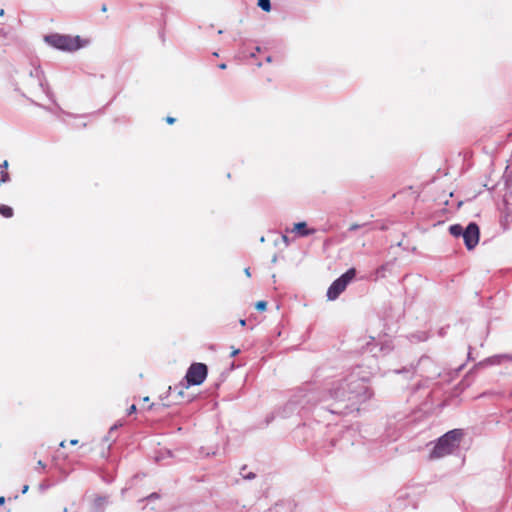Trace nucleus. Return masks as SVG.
I'll return each instance as SVG.
<instances>
[{
    "label": "nucleus",
    "instance_id": "obj_3",
    "mask_svg": "<svg viewBox=\"0 0 512 512\" xmlns=\"http://www.w3.org/2000/svg\"><path fill=\"white\" fill-rule=\"evenodd\" d=\"M355 268H350L342 276L336 279L328 288L327 297L329 300H335L346 289L347 285L355 278Z\"/></svg>",
    "mask_w": 512,
    "mask_h": 512
},
{
    "label": "nucleus",
    "instance_id": "obj_11",
    "mask_svg": "<svg viewBox=\"0 0 512 512\" xmlns=\"http://www.w3.org/2000/svg\"><path fill=\"white\" fill-rule=\"evenodd\" d=\"M255 308L259 311H265L267 308V302L266 301H258L255 305Z\"/></svg>",
    "mask_w": 512,
    "mask_h": 512
},
{
    "label": "nucleus",
    "instance_id": "obj_16",
    "mask_svg": "<svg viewBox=\"0 0 512 512\" xmlns=\"http://www.w3.org/2000/svg\"><path fill=\"white\" fill-rule=\"evenodd\" d=\"M37 465L40 466L42 469H45L46 467V465L41 460L37 462Z\"/></svg>",
    "mask_w": 512,
    "mask_h": 512
},
{
    "label": "nucleus",
    "instance_id": "obj_20",
    "mask_svg": "<svg viewBox=\"0 0 512 512\" xmlns=\"http://www.w3.org/2000/svg\"><path fill=\"white\" fill-rule=\"evenodd\" d=\"M219 68H220V69H226V68H227V66H226V64H225V63H221V64L219 65Z\"/></svg>",
    "mask_w": 512,
    "mask_h": 512
},
{
    "label": "nucleus",
    "instance_id": "obj_18",
    "mask_svg": "<svg viewBox=\"0 0 512 512\" xmlns=\"http://www.w3.org/2000/svg\"><path fill=\"white\" fill-rule=\"evenodd\" d=\"M60 447L65 448L66 447V440H63L59 444Z\"/></svg>",
    "mask_w": 512,
    "mask_h": 512
},
{
    "label": "nucleus",
    "instance_id": "obj_23",
    "mask_svg": "<svg viewBox=\"0 0 512 512\" xmlns=\"http://www.w3.org/2000/svg\"><path fill=\"white\" fill-rule=\"evenodd\" d=\"M101 10H102L103 12H106V11H107V7H106V5H105V4L102 6Z\"/></svg>",
    "mask_w": 512,
    "mask_h": 512
},
{
    "label": "nucleus",
    "instance_id": "obj_26",
    "mask_svg": "<svg viewBox=\"0 0 512 512\" xmlns=\"http://www.w3.org/2000/svg\"><path fill=\"white\" fill-rule=\"evenodd\" d=\"M153 406H154V404H153V403H152V404H150V405L148 406V410H151V409L153 408Z\"/></svg>",
    "mask_w": 512,
    "mask_h": 512
},
{
    "label": "nucleus",
    "instance_id": "obj_2",
    "mask_svg": "<svg viewBox=\"0 0 512 512\" xmlns=\"http://www.w3.org/2000/svg\"><path fill=\"white\" fill-rule=\"evenodd\" d=\"M45 41L59 50L73 52L84 47L88 41L81 39L79 36L51 34L45 36Z\"/></svg>",
    "mask_w": 512,
    "mask_h": 512
},
{
    "label": "nucleus",
    "instance_id": "obj_7",
    "mask_svg": "<svg viewBox=\"0 0 512 512\" xmlns=\"http://www.w3.org/2000/svg\"><path fill=\"white\" fill-rule=\"evenodd\" d=\"M8 162L5 160L2 165H0V185L9 181V173L7 171Z\"/></svg>",
    "mask_w": 512,
    "mask_h": 512
},
{
    "label": "nucleus",
    "instance_id": "obj_12",
    "mask_svg": "<svg viewBox=\"0 0 512 512\" xmlns=\"http://www.w3.org/2000/svg\"><path fill=\"white\" fill-rule=\"evenodd\" d=\"M361 227H362V225L357 224V223H353V224H351V225L349 226V230H350V231H355V230H357V229H359V228H361Z\"/></svg>",
    "mask_w": 512,
    "mask_h": 512
},
{
    "label": "nucleus",
    "instance_id": "obj_6",
    "mask_svg": "<svg viewBox=\"0 0 512 512\" xmlns=\"http://www.w3.org/2000/svg\"><path fill=\"white\" fill-rule=\"evenodd\" d=\"M292 232L298 234L301 237H304L315 233V229H309L306 222H299L294 224Z\"/></svg>",
    "mask_w": 512,
    "mask_h": 512
},
{
    "label": "nucleus",
    "instance_id": "obj_15",
    "mask_svg": "<svg viewBox=\"0 0 512 512\" xmlns=\"http://www.w3.org/2000/svg\"><path fill=\"white\" fill-rule=\"evenodd\" d=\"M240 353V350L239 349H236V348H232V351H231V357H235L236 355H238Z\"/></svg>",
    "mask_w": 512,
    "mask_h": 512
},
{
    "label": "nucleus",
    "instance_id": "obj_5",
    "mask_svg": "<svg viewBox=\"0 0 512 512\" xmlns=\"http://www.w3.org/2000/svg\"><path fill=\"white\" fill-rule=\"evenodd\" d=\"M479 238L480 231L478 225L476 223H470L463 233V239L467 249L471 250L476 247L479 242Z\"/></svg>",
    "mask_w": 512,
    "mask_h": 512
},
{
    "label": "nucleus",
    "instance_id": "obj_4",
    "mask_svg": "<svg viewBox=\"0 0 512 512\" xmlns=\"http://www.w3.org/2000/svg\"><path fill=\"white\" fill-rule=\"evenodd\" d=\"M208 374V368L204 363H193L187 370L185 379L188 385L202 384Z\"/></svg>",
    "mask_w": 512,
    "mask_h": 512
},
{
    "label": "nucleus",
    "instance_id": "obj_17",
    "mask_svg": "<svg viewBox=\"0 0 512 512\" xmlns=\"http://www.w3.org/2000/svg\"><path fill=\"white\" fill-rule=\"evenodd\" d=\"M71 445H77L78 444V440L77 439H72L70 440L69 442Z\"/></svg>",
    "mask_w": 512,
    "mask_h": 512
},
{
    "label": "nucleus",
    "instance_id": "obj_1",
    "mask_svg": "<svg viewBox=\"0 0 512 512\" xmlns=\"http://www.w3.org/2000/svg\"><path fill=\"white\" fill-rule=\"evenodd\" d=\"M464 436L461 429H453L441 436L429 454V459H439L452 454L460 445Z\"/></svg>",
    "mask_w": 512,
    "mask_h": 512
},
{
    "label": "nucleus",
    "instance_id": "obj_13",
    "mask_svg": "<svg viewBox=\"0 0 512 512\" xmlns=\"http://www.w3.org/2000/svg\"><path fill=\"white\" fill-rule=\"evenodd\" d=\"M176 121V119L174 117H171V116H168L166 117V122L169 124V125H172L174 124Z\"/></svg>",
    "mask_w": 512,
    "mask_h": 512
},
{
    "label": "nucleus",
    "instance_id": "obj_22",
    "mask_svg": "<svg viewBox=\"0 0 512 512\" xmlns=\"http://www.w3.org/2000/svg\"><path fill=\"white\" fill-rule=\"evenodd\" d=\"M4 502H5V498L3 496H1L0 497V504L2 505V504H4Z\"/></svg>",
    "mask_w": 512,
    "mask_h": 512
},
{
    "label": "nucleus",
    "instance_id": "obj_14",
    "mask_svg": "<svg viewBox=\"0 0 512 512\" xmlns=\"http://www.w3.org/2000/svg\"><path fill=\"white\" fill-rule=\"evenodd\" d=\"M137 410L136 408V405L135 404H132L129 409H128V414H132V413H135Z\"/></svg>",
    "mask_w": 512,
    "mask_h": 512
},
{
    "label": "nucleus",
    "instance_id": "obj_9",
    "mask_svg": "<svg viewBox=\"0 0 512 512\" xmlns=\"http://www.w3.org/2000/svg\"><path fill=\"white\" fill-rule=\"evenodd\" d=\"M0 214L5 218H11L14 215V211L10 206L0 204Z\"/></svg>",
    "mask_w": 512,
    "mask_h": 512
},
{
    "label": "nucleus",
    "instance_id": "obj_19",
    "mask_svg": "<svg viewBox=\"0 0 512 512\" xmlns=\"http://www.w3.org/2000/svg\"><path fill=\"white\" fill-rule=\"evenodd\" d=\"M245 274L247 275V277H250L251 274H250V269L249 268H246L245 269Z\"/></svg>",
    "mask_w": 512,
    "mask_h": 512
},
{
    "label": "nucleus",
    "instance_id": "obj_25",
    "mask_svg": "<svg viewBox=\"0 0 512 512\" xmlns=\"http://www.w3.org/2000/svg\"><path fill=\"white\" fill-rule=\"evenodd\" d=\"M27 490H28V486L26 485V486H24V488H23V493H25Z\"/></svg>",
    "mask_w": 512,
    "mask_h": 512
},
{
    "label": "nucleus",
    "instance_id": "obj_8",
    "mask_svg": "<svg viewBox=\"0 0 512 512\" xmlns=\"http://www.w3.org/2000/svg\"><path fill=\"white\" fill-rule=\"evenodd\" d=\"M464 231L465 229L460 224L451 225L449 228L450 234L453 235L454 237H463Z\"/></svg>",
    "mask_w": 512,
    "mask_h": 512
},
{
    "label": "nucleus",
    "instance_id": "obj_24",
    "mask_svg": "<svg viewBox=\"0 0 512 512\" xmlns=\"http://www.w3.org/2000/svg\"><path fill=\"white\" fill-rule=\"evenodd\" d=\"M143 401H144L145 403H148V402H149V397H144V398H143Z\"/></svg>",
    "mask_w": 512,
    "mask_h": 512
},
{
    "label": "nucleus",
    "instance_id": "obj_21",
    "mask_svg": "<svg viewBox=\"0 0 512 512\" xmlns=\"http://www.w3.org/2000/svg\"><path fill=\"white\" fill-rule=\"evenodd\" d=\"M240 324H241V326H245V325H246V320L241 319V320H240Z\"/></svg>",
    "mask_w": 512,
    "mask_h": 512
},
{
    "label": "nucleus",
    "instance_id": "obj_10",
    "mask_svg": "<svg viewBox=\"0 0 512 512\" xmlns=\"http://www.w3.org/2000/svg\"><path fill=\"white\" fill-rule=\"evenodd\" d=\"M257 4L265 12H269L271 10L270 0H258Z\"/></svg>",
    "mask_w": 512,
    "mask_h": 512
}]
</instances>
